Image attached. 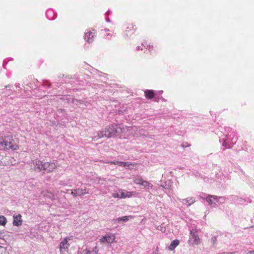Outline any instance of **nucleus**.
Masks as SVG:
<instances>
[{"label":"nucleus","mask_w":254,"mask_h":254,"mask_svg":"<svg viewBox=\"0 0 254 254\" xmlns=\"http://www.w3.org/2000/svg\"><path fill=\"white\" fill-rule=\"evenodd\" d=\"M46 15L48 19L52 20L56 17L57 14L53 9L50 8L46 11Z\"/></svg>","instance_id":"nucleus-10"},{"label":"nucleus","mask_w":254,"mask_h":254,"mask_svg":"<svg viewBox=\"0 0 254 254\" xmlns=\"http://www.w3.org/2000/svg\"><path fill=\"white\" fill-rule=\"evenodd\" d=\"M142 46L144 47L146 49H148L149 51H151V50L153 49L152 46H151L150 45H147L146 43H144L142 44Z\"/></svg>","instance_id":"nucleus-21"},{"label":"nucleus","mask_w":254,"mask_h":254,"mask_svg":"<svg viewBox=\"0 0 254 254\" xmlns=\"http://www.w3.org/2000/svg\"><path fill=\"white\" fill-rule=\"evenodd\" d=\"M113 196L114 197L120 198V193H116L113 194Z\"/></svg>","instance_id":"nucleus-27"},{"label":"nucleus","mask_w":254,"mask_h":254,"mask_svg":"<svg viewBox=\"0 0 254 254\" xmlns=\"http://www.w3.org/2000/svg\"><path fill=\"white\" fill-rule=\"evenodd\" d=\"M22 220L21 219V215L18 214L13 216V224L14 226H19L22 224Z\"/></svg>","instance_id":"nucleus-11"},{"label":"nucleus","mask_w":254,"mask_h":254,"mask_svg":"<svg viewBox=\"0 0 254 254\" xmlns=\"http://www.w3.org/2000/svg\"><path fill=\"white\" fill-rule=\"evenodd\" d=\"M15 87L16 88H20V84L18 83V84H15Z\"/></svg>","instance_id":"nucleus-32"},{"label":"nucleus","mask_w":254,"mask_h":254,"mask_svg":"<svg viewBox=\"0 0 254 254\" xmlns=\"http://www.w3.org/2000/svg\"><path fill=\"white\" fill-rule=\"evenodd\" d=\"M125 131V128H122L116 125H113L106 127L105 130L97 132V135L94 136V139L97 140L102 137L110 138L117 136Z\"/></svg>","instance_id":"nucleus-1"},{"label":"nucleus","mask_w":254,"mask_h":254,"mask_svg":"<svg viewBox=\"0 0 254 254\" xmlns=\"http://www.w3.org/2000/svg\"><path fill=\"white\" fill-rule=\"evenodd\" d=\"M71 194H72L74 196H76L78 195L77 194H76V192L74 191V190L71 191Z\"/></svg>","instance_id":"nucleus-29"},{"label":"nucleus","mask_w":254,"mask_h":254,"mask_svg":"<svg viewBox=\"0 0 254 254\" xmlns=\"http://www.w3.org/2000/svg\"><path fill=\"white\" fill-rule=\"evenodd\" d=\"M0 148L16 150L18 146L13 139L5 137L4 138H0Z\"/></svg>","instance_id":"nucleus-3"},{"label":"nucleus","mask_w":254,"mask_h":254,"mask_svg":"<svg viewBox=\"0 0 254 254\" xmlns=\"http://www.w3.org/2000/svg\"><path fill=\"white\" fill-rule=\"evenodd\" d=\"M141 185H142L144 187H148L150 188H152L153 186L150 183L145 181H143V182L141 183Z\"/></svg>","instance_id":"nucleus-20"},{"label":"nucleus","mask_w":254,"mask_h":254,"mask_svg":"<svg viewBox=\"0 0 254 254\" xmlns=\"http://www.w3.org/2000/svg\"><path fill=\"white\" fill-rule=\"evenodd\" d=\"M163 93V91H158L155 93L152 90H146L144 91V94L146 98L147 99H154V101L156 102H159L160 101H163L164 99L161 95Z\"/></svg>","instance_id":"nucleus-4"},{"label":"nucleus","mask_w":254,"mask_h":254,"mask_svg":"<svg viewBox=\"0 0 254 254\" xmlns=\"http://www.w3.org/2000/svg\"><path fill=\"white\" fill-rule=\"evenodd\" d=\"M251 253L252 254H254V251H252Z\"/></svg>","instance_id":"nucleus-35"},{"label":"nucleus","mask_w":254,"mask_h":254,"mask_svg":"<svg viewBox=\"0 0 254 254\" xmlns=\"http://www.w3.org/2000/svg\"><path fill=\"white\" fill-rule=\"evenodd\" d=\"M179 241L178 240L173 241L169 247V250L171 251L174 250L175 248L179 245Z\"/></svg>","instance_id":"nucleus-15"},{"label":"nucleus","mask_w":254,"mask_h":254,"mask_svg":"<svg viewBox=\"0 0 254 254\" xmlns=\"http://www.w3.org/2000/svg\"><path fill=\"white\" fill-rule=\"evenodd\" d=\"M62 99H64V100H67V103H72V104H75L77 106H80L82 104L81 101H80V100L78 101L76 99L73 98L70 96L64 95L62 97Z\"/></svg>","instance_id":"nucleus-8"},{"label":"nucleus","mask_w":254,"mask_h":254,"mask_svg":"<svg viewBox=\"0 0 254 254\" xmlns=\"http://www.w3.org/2000/svg\"><path fill=\"white\" fill-rule=\"evenodd\" d=\"M132 164L128 163L127 162H123L122 166H123L125 167L129 168L130 166H132Z\"/></svg>","instance_id":"nucleus-23"},{"label":"nucleus","mask_w":254,"mask_h":254,"mask_svg":"<svg viewBox=\"0 0 254 254\" xmlns=\"http://www.w3.org/2000/svg\"><path fill=\"white\" fill-rule=\"evenodd\" d=\"M189 243L192 245H198L199 242V238L198 236L197 231L192 230L190 231Z\"/></svg>","instance_id":"nucleus-5"},{"label":"nucleus","mask_w":254,"mask_h":254,"mask_svg":"<svg viewBox=\"0 0 254 254\" xmlns=\"http://www.w3.org/2000/svg\"><path fill=\"white\" fill-rule=\"evenodd\" d=\"M109 12H110L109 10L107 11V13H109Z\"/></svg>","instance_id":"nucleus-39"},{"label":"nucleus","mask_w":254,"mask_h":254,"mask_svg":"<svg viewBox=\"0 0 254 254\" xmlns=\"http://www.w3.org/2000/svg\"><path fill=\"white\" fill-rule=\"evenodd\" d=\"M93 31H94V30H93ZM95 36V32H92V31H89L87 33H85L84 35V39L86 41H87L88 43H90L92 42L93 39Z\"/></svg>","instance_id":"nucleus-9"},{"label":"nucleus","mask_w":254,"mask_h":254,"mask_svg":"<svg viewBox=\"0 0 254 254\" xmlns=\"http://www.w3.org/2000/svg\"><path fill=\"white\" fill-rule=\"evenodd\" d=\"M115 236L114 235H106L103 237L101 239L102 242H107L108 243H112L115 241Z\"/></svg>","instance_id":"nucleus-12"},{"label":"nucleus","mask_w":254,"mask_h":254,"mask_svg":"<svg viewBox=\"0 0 254 254\" xmlns=\"http://www.w3.org/2000/svg\"><path fill=\"white\" fill-rule=\"evenodd\" d=\"M142 50V48H140V46H137V47H136V51H139V50Z\"/></svg>","instance_id":"nucleus-31"},{"label":"nucleus","mask_w":254,"mask_h":254,"mask_svg":"<svg viewBox=\"0 0 254 254\" xmlns=\"http://www.w3.org/2000/svg\"><path fill=\"white\" fill-rule=\"evenodd\" d=\"M251 251H248V252H247V254H252L251 253H251Z\"/></svg>","instance_id":"nucleus-33"},{"label":"nucleus","mask_w":254,"mask_h":254,"mask_svg":"<svg viewBox=\"0 0 254 254\" xmlns=\"http://www.w3.org/2000/svg\"><path fill=\"white\" fill-rule=\"evenodd\" d=\"M110 163L111 164H115V165H118L119 166H122V164H123V162L113 161V162H110Z\"/></svg>","instance_id":"nucleus-24"},{"label":"nucleus","mask_w":254,"mask_h":254,"mask_svg":"<svg viewBox=\"0 0 254 254\" xmlns=\"http://www.w3.org/2000/svg\"><path fill=\"white\" fill-rule=\"evenodd\" d=\"M143 181L141 178H136L134 179L133 182L135 184L141 185Z\"/></svg>","instance_id":"nucleus-19"},{"label":"nucleus","mask_w":254,"mask_h":254,"mask_svg":"<svg viewBox=\"0 0 254 254\" xmlns=\"http://www.w3.org/2000/svg\"><path fill=\"white\" fill-rule=\"evenodd\" d=\"M31 166L35 171L43 173H50L56 167V164L53 162L43 163L39 160H33Z\"/></svg>","instance_id":"nucleus-2"},{"label":"nucleus","mask_w":254,"mask_h":254,"mask_svg":"<svg viewBox=\"0 0 254 254\" xmlns=\"http://www.w3.org/2000/svg\"><path fill=\"white\" fill-rule=\"evenodd\" d=\"M68 238H65L60 244L59 248L61 254H64V253L67 252L68 250L69 244L68 243Z\"/></svg>","instance_id":"nucleus-6"},{"label":"nucleus","mask_w":254,"mask_h":254,"mask_svg":"<svg viewBox=\"0 0 254 254\" xmlns=\"http://www.w3.org/2000/svg\"><path fill=\"white\" fill-rule=\"evenodd\" d=\"M227 254H233V253H228Z\"/></svg>","instance_id":"nucleus-36"},{"label":"nucleus","mask_w":254,"mask_h":254,"mask_svg":"<svg viewBox=\"0 0 254 254\" xmlns=\"http://www.w3.org/2000/svg\"><path fill=\"white\" fill-rule=\"evenodd\" d=\"M223 146H225V144L224 143L223 144Z\"/></svg>","instance_id":"nucleus-38"},{"label":"nucleus","mask_w":254,"mask_h":254,"mask_svg":"<svg viewBox=\"0 0 254 254\" xmlns=\"http://www.w3.org/2000/svg\"><path fill=\"white\" fill-rule=\"evenodd\" d=\"M183 201H185L186 203H188V206H189L195 202V199L193 197H190L183 199Z\"/></svg>","instance_id":"nucleus-17"},{"label":"nucleus","mask_w":254,"mask_h":254,"mask_svg":"<svg viewBox=\"0 0 254 254\" xmlns=\"http://www.w3.org/2000/svg\"><path fill=\"white\" fill-rule=\"evenodd\" d=\"M97 252L98 250L97 247H95V248L92 250H84L82 252L83 254H97Z\"/></svg>","instance_id":"nucleus-16"},{"label":"nucleus","mask_w":254,"mask_h":254,"mask_svg":"<svg viewBox=\"0 0 254 254\" xmlns=\"http://www.w3.org/2000/svg\"><path fill=\"white\" fill-rule=\"evenodd\" d=\"M216 241V238L215 237H213L211 239V242H212L213 245L214 244Z\"/></svg>","instance_id":"nucleus-28"},{"label":"nucleus","mask_w":254,"mask_h":254,"mask_svg":"<svg viewBox=\"0 0 254 254\" xmlns=\"http://www.w3.org/2000/svg\"><path fill=\"white\" fill-rule=\"evenodd\" d=\"M253 228L254 227V226L252 227Z\"/></svg>","instance_id":"nucleus-40"},{"label":"nucleus","mask_w":254,"mask_h":254,"mask_svg":"<svg viewBox=\"0 0 254 254\" xmlns=\"http://www.w3.org/2000/svg\"><path fill=\"white\" fill-rule=\"evenodd\" d=\"M1 233H0V238H1Z\"/></svg>","instance_id":"nucleus-37"},{"label":"nucleus","mask_w":254,"mask_h":254,"mask_svg":"<svg viewBox=\"0 0 254 254\" xmlns=\"http://www.w3.org/2000/svg\"><path fill=\"white\" fill-rule=\"evenodd\" d=\"M6 222V219L4 216H0V225L4 226Z\"/></svg>","instance_id":"nucleus-18"},{"label":"nucleus","mask_w":254,"mask_h":254,"mask_svg":"<svg viewBox=\"0 0 254 254\" xmlns=\"http://www.w3.org/2000/svg\"><path fill=\"white\" fill-rule=\"evenodd\" d=\"M217 200H219V202L218 203H223L225 200V198L223 197H217Z\"/></svg>","instance_id":"nucleus-22"},{"label":"nucleus","mask_w":254,"mask_h":254,"mask_svg":"<svg viewBox=\"0 0 254 254\" xmlns=\"http://www.w3.org/2000/svg\"><path fill=\"white\" fill-rule=\"evenodd\" d=\"M137 129H138V128L136 127H129L127 128V130H128V131H131V130L136 131Z\"/></svg>","instance_id":"nucleus-25"},{"label":"nucleus","mask_w":254,"mask_h":254,"mask_svg":"<svg viewBox=\"0 0 254 254\" xmlns=\"http://www.w3.org/2000/svg\"><path fill=\"white\" fill-rule=\"evenodd\" d=\"M106 20L107 22H109L110 21V20H109V18H106Z\"/></svg>","instance_id":"nucleus-34"},{"label":"nucleus","mask_w":254,"mask_h":254,"mask_svg":"<svg viewBox=\"0 0 254 254\" xmlns=\"http://www.w3.org/2000/svg\"><path fill=\"white\" fill-rule=\"evenodd\" d=\"M201 198L206 200L209 203V204L212 207L214 206L217 203L219 202V200H217V196L215 195H209L206 198H203L201 196Z\"/></svg>","instance_id":"nucleus-7"},{"label":"nucleus","mask_w":254,"mask_h":254,"mask_svg":"<svg viewBox=\"0 0 254 254\" xmlns=\"http://www.w3.org/2000/svg\"><path fill=\"white\" fill-rule=\"evenodd\" d=\"M127 196V194L125 192H122L120 193V198H126Z\"/></svg>","instance_id":"nucleus-26"},{"label":"nucleus","mask_w":254,"mask_h":254,"mask_svg":"<svg viewBox=\"0 0 254 254\" xmlns=\"http://www.w3.org/2000/svg\"><path fill=\"white\" fill-rule=\"evenodd\" d=\"M74 191L76 192V194H77L78 196H81L88 193L86 189H83L79 188L74 190Z\"/></svg>","instance_id":"nucleus-14"},{"label":"nucleus","mask_w":254,"mask_h":254,"mask_svg":"<svg viewBox=\"0 0 254 254\" xmlns=\"http://www.w3.org/2000/svg\"><path fill=\"white\" fill-rule=\"evenodd\" d=\"M186 144L187 145H185V144H184V143H183V144H182V147H188V146H190V144H188V143H186Z\"/></svg>","instance_id":"nucleus-30"},{"label":"nucleus","mask_w":254,"mask_h":254,"mask_svg":"<svg viewBox=\"0 0 254 254\" xmlns=\"http://www.w3.org/2000/svg\"><path fill=\"white\" fill-rule=\"evenodd\" d=\"M131 216H125L122 217H119L117 219H113V221L114 223L116 222H127L128 220H129V218H131Z\"/></svg>","instance_id":"nucleus-13"}]
</instances>
